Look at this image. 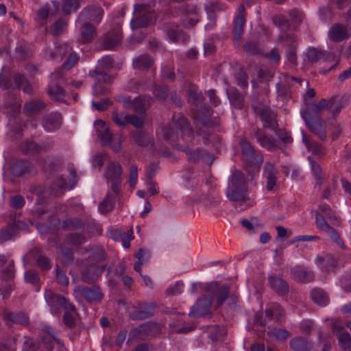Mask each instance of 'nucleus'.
<instances>
[{
  "mask_svg": "<svg viewBox=\"0 0 351 351\" xmlns=\"http://www.w3.org/2000/svg\"><path fill=\"white\" fill-rule=\"evenodd\" d=\"M94 226H95V223L87 219L70 217L62 221L60 228L65 231H75L83 230L86 227L90 228Z\"/></svg>",
  "mask_w": 351,
  "mask_h": 351,
  "instance_id": "13",
  "label": "nucleus"
},
{
  "mask_svg": "<svg viewBox=\"0 0 351 351\" xmlns=\"http://www.w3.org/2000/svg\"><path fill=\"white\" fill-rule=\"evenodd\" d=\"M242 158L247 164L260 165L263 161V156L261 152L254 148L252 144L245 138L240 140Z\"/></svg>",
  "mask_w": 351,
  "mask_h": 351,
  "instance_id": "7",
  "label": "nucleus"
},
{
  "mask_svg": "<svg viewBox=\"0 0 351 351\" xmlns=\"http://www.w3.org/2000/svg\"><path fill=\"white\" fill-rule=\"evenodd\" d=\"M114 60L110 56H106L100 59L95 69L89 72V75H96L98 80L104 79V82L110 84L113 81V77L108 73L114 67Z\"/></svg>",
  "mask_w": 351,
  "mask_h": 351,
  "instance_id": "6",
  "label": "nucleus"
},
{
  "mask_svg": "<svg viewBox=\"0 0 351 351\" xmlns=\"http://www.w3.org/2000/svg\"><path fill=\"white\" fill-rule=\"evenodd\" d=\"M119 195H115L113 192H108L104 199L99 204L98 209L102 214H107L111 212L115 205L116 197Z\"/></svg>",
  "mask_w": 351,
  "mask_h": 351,
  "instance_id": "42",
  "label": "nucleus"
},
{
  "mask_svg": "<svg viewBox=\"0 0 351 351\" xmlns=\"http://www.w3.org/2000/svg\"><path fill=\"white\" fill-rule=\"evenodd\" d=\"M122 40V35L120 29H114L106 35L101 40L102 49H112L121 45Z\"/></svg>",
  "mask_w": 351,
  "mask_h": 351,
  "instance_id": "23",
  "label": "nucleus"
},
{
  "mask_svg": "<svg viewBox=\"0 0 351 351\" xmlns=\"http://www.w3.org/2000/svg\"><path fill=\"white\" fill-rule=\"evenodd\" d=\"M96 35L95 28L93 25L85 22L80 30V41L82 43L91 42Z\"/></svg>",
  "mask_w": 351,
  "mask_h": 351,
  "instance_id": "44",
  "label": "nucleus"
},
{
  "mask_svg": "<svg viewBox=\"0 0 351 351\" xmlns=\"http://www.w3.org/2000/svg\"><path fill=\"white\" fill-rule=\"evenodd\" d=\"M104 177L107 182L110 183L112 192L115 195H120L119 185L122 182V167L121 165L114 161L108 163Z\"/></svg>",
  "mask_w": 351,
  "mask_h": 351,
  "instance_id": "5",
  "label": "nucleus"
},
{
  "mask_svg": "<svg viewBox=\"0 0 351 351\" xmlns=\"http://www.w3.org/2000/svg\"><path fill=\"white\" fill-rule=\"evenodd\" d=\"M75 298H82L88 302H100L104 297L100 287L98 285H93L88 287L84 285L77 286L74 289Z\"/></svg>",
  "mask_w": 351,
  "mask_h": 351,
  "instance_id": "10",
  "label": "nucleus"
},
{
  "mask_svg": "<svg viewBox=\"0 0 351 351\" xmlns=\"http://www.w3.org/2000/svg\"><path fill=\"white\" fill-rule=\"evenodd\" d=\"M206 291L213 294L216 298V304L220 306L226 301L230 295V287L228 285L220 287L217 282H212L206 287Z\"/></svg>",
  "mask_w": 351,
  "mask_h": 351,
  "instance_id": "19",
  "label": "nucleus"
},
{
  "mask_svg": "<svg viewBox=\"0 0 351 351\" xmlns=\"http://www.w3.org/2000/svg\"><path fill=\"white\" fill-rule=\"evenodd\" d=\"M14 276V261H11L5 268L1 269V278L3 280L10 282L13 280Z\"/></svg>",
  "mask_w": 351,
  "mask_h": 351,
  "instance_id": "58",
  "label": "nucleus"
},
{
  "mask_svg": "<svg viewBox=\"0 0 351 351\" xmlns=\"http://www.w3.org/2000/svg\"><path fill=\"white\" fill-rule=\"evenodd\" d=\"M187 156L189 161L196 163L202 160L204 163L211 165L215 158L213 154L201 149H197L195 152L189 148L183 149Z\"/></svg>",
  "mask_w": 351,
  "mask_h": 351,
  "instance_id": "17",
  "label": "nucleus"
},
{
  "mask_svg": "<svg viewBox=\"0 0 351 351\" xmlns=\"http://www.w3.org/2000/svg\"><path fill=\"white\" fill-rule=\"evenodd\" d=\"M234 77L237 84L241 88H245L248 86V75L242 68L235 72Z\"/></svg>",
  "mask_w": 351,
  "mask_h": 351,
  "instance_id": "64",
  "label": "nucleus"
},
{
  "mask_svg": "<svg viewBox=\"0 0 351 351\" xmlns=\"http://www.w3.org/2000/svg\"><path fill=\"white\" fill-rule=\"evenodd\" d=\"M69 186V182L67 183L64 178L60 176L50 186V194L53 196L61 195Z\"/></svg>",
  "mask_w": 351,
  "mask_h": 351,
  "instance_id": "48",
  "label": "nucleus"
},
{
  "mask_svg": "<svg viewBox=\"0 0 351 351\" xmlns=\"http://www.w3.org/2000/svg\"><path fill=\"white\" fill-rule=\"evenodd\" d=\"M21 149L25 154L33 155L40 152V146L32 141H27L21 146Z\"/></svg>",
  "mask_w": 351,
  "mask_h": 351,
  "instance_id": "61",
  "label": "nucleus"
},
{
  "mask_svg": "<svg viewBox=\"0 0 351 351\" xmlns=\"http://www.w3.org/2000/svg\"><path fill=\"white\" fill-rule=\"evenodd\" d=\"M94 127L102 146H109L114 152H119L121 150L123 141L121 136L113 135L106 123L100 119L95 121Z\"/></svg>",
  "mask_w": 351,
  "mask_h": 351,
  "instance_id": "3",
  "label": "nucleus"
},
{
  "mask_svg": "<svg viewBox=\"0 0 351 351\" xmlns=\"http://www.w3.org/2000/svg\"><path fill=\"white\" fill-rule=\"evenodd\" d=\"M62 124V117L58 112L51 113L46 117L43 122L44 129L47 132H53L60 128Z\"/></svg>",
  "mask_w": 351,
  "mask_h": 351,
  "instance_id": "37",
  "label": "nucleus"
},
{
  "mask_svg": "<svg viewBox=\"0 0 351 351\" xmlns=\"http://www.w3.org/2000/svg\"><path fill=\"white\" fill-rule=\"evenodd\" d=\"M159 331L158 326L153 322H147L132 328L129 334V340H133L140 337L141 340L152 337L157 335Z\"/></svg>",
  "mask_w": 351,
  "mask_h": 351,
  "instance_id": "9",
  "label": "nucleus"
},
{
  "mask_svg": "<svg viewBox=\"0 0 351 351\" xmlns=\"http://www.w3.org/2000/svg\"><path fill=\"white\" fill-rule=\"evenodd\" d=\"M322 111H303L302 117L308 129L322 141L326 139V123L321 117Z\"/></svg>",
  "mask_w": 351,
  "mask_h": 351,
  "instance_id": "4",
  "label": "nucleus"
},
{
  "mask_svg": "<svg viewBox=\"0 0 351 351\" xmlns=\"http://www.w3.org/2000/svg\"><path fill=\"white\" fill-rule=\"evenodd\" d=\"M146 111H141L138 114H127L125 116V120L127 121V124L130 123L137 128H141L143 126L145 118L146 116Z\"/></svg>",
  "mask_w": 351,
  "mask_h": 351,
  "instance_id": "54",
  "label": "nucleus"
},
{
  "mask_svg": "<svg viewBox=\"0 0 351 351\" xmlns=\"http://www.w3.org/2000/svg\"><path fill=\"white\" fill-rule=\"evenodd\" d=\"M212 297H203L199 298L191 307L189 315L193 317H202L212 314Z\"/></svg>",
  "mask_w": 351,
  "mask_h": 351,
  "instance_id": "14",
  "label": "nucleus"
},
{
  "mask_svg": "<svg viewBox=\"0 0 351 351\" xmlns=\"http://www.w3.org/2000/svg\"><path fill=\"white\" fill-rule=\"evenodd\" d=\"M291 275L298 282H309L315 279L313 271L302 265H297L291 268Z\"/></svg>",
  "mask_w": 351,
  "mask_h": 351,
  "instance_id": "24",
  "label": "nucleus"
},
{
  "mask_svg": "<svg viewBox=\"0 0 351 351\" xmlns=\"http://www.w3.org/2000/svg\"><path fill=\"white\" fill-rule=\"evenodd\" d=\"M45 298L49 306L53 307L60 305L61 299L64 298V296L55 293L51 290H47L45 293Z\"/></svg>",
  "mask_w": 351,
  "mask_h": 351,
  "instance_id": "63",
  "label": "nucleus"
},
{
  "mask_svg": "<svg viewBox=\"0 0 351 351\" xmlns=\"http://www.w3.org/2000/svg\"><path fill=\"white\" fill-rule=\"evenodd\" d=\"M153 98L149 95H144L136 97L133 99V108L134 110H147L153 103Z\"/></svg>",
  "mask_w": 351,
  "mask_h": 351,
  "instance_id": "50",
  "label": "nucleus"
},
{
  "mask_svg": "<svg viewBox=\"0 0 351 351\" xmlns=\"http://www.w3.org/2000/svg\"><path fill=\"white\" fill-rule=\"evenodd\" d=\"M165 31H166L167 37L171 41H177L181 37L182 30L180 29V27L177 25H175V24L167 25L166 27Z\"/></svg>",
  "mask_w": 351,
  "mask_h": 351,
  "instance_id": "60",
  "label": "nucleus"
},
{
  "mask_svg": "<svg viewBox=\"0 0 351 351\" xmlns=\"http://www.w3.org/2000/svg\"><path fill=\"white\" fill-rule=\"evenodd\" d=\"M71 51V47L66 44H63L55 47L53 49H47L45 51V57L51 60L60 61L64 56Z\"/></svg>",
  "mask_w": 351,
  "mask_h": 351,
  "instance_id": "29",
  "label": "nucleus"
},
{
  "mask_svg": "<svg viewBox=\"0 0 351 351\" xmlns=\"http://www.w3.org/2000/svg\"><path fill=\"white\" fill-rule=\"evenodd\" d=\"M271 288L278 295H284L289 292V285L282 278L277 275H272L268 278Z\"/></svg>",
  "mask_w": 351,
  "mask_h": 351,
  "instance_id": "26",
  "label": "nucleus"
},
{
  "mask_svg": "<svg viewBox=\"0 0 351 351\" xmlns=\"http://www.w3.org/2000/svg\"><path fill=\"white\" fill-rule=\"evenodd\" d=\"M315 223L317 228L322 231L326 232L330 237L331 241L339 245L341 248L346 247L343 241L341 239L338 232L329 225L323 215L316 212Z\"/></svg>",
  "mask_w": 351,
  "mask_h": 351,
  "instance_id": "11",
  "label": "nucleus"
},
{
  "mask_svg": "<svg viewBox=\"0 0 351 351\" xmlns=\"http://www.w3.org/2000/svg\"><path fill=\"white\" fill-rule=\"evenodd\" d=\"M156 304L154 302H137L128 313L131 320L141 321L152 317L154 315Z\"/></svg>",
  "mask_w": 351,
  "mask_h": 351,
  "instance_id": "8",
  "label": "nucleus"
},
{
  "mask_svg": "<svg viewBox=\"0 0 351 351\" xmlns=\"http://www.w3.org/2000/svg\"><path fill=\"white\" fill-rule=\"evenodd\" d=\"M64 79L61 73L56 72L54 73V80L52 81L47 88V92L51 99L58 102H64V98L66 96V91L62 88V84Z\"/></svg>",
  "mask_w": 351,
  "mask_h": 351,
  "instance_id": "12",
  "label": "nucleus"
},
{
  "mask_svg": "<svg viewBox=\"0 0 351 351\" xmlns=\"http://www.w3.org/2000/svg\"><path fill=\"white\" fill-rule=\"evenodd\" d=\"M90 77H93L95 79V83L93 86V93L95 95H104L107 94L109 88L108 86L109 84H107L104 82V79H99L98 80L96 75H90Z\"/></svg>",
  "mask_w": 351,
  "mask_h": 351,
  "instance_id": "59",
  "label": "nucleus"
},
{
  "mask_svg": "<svg viewBox=\"0 0 351 351\" xmlns=\"http://www.w3.org/2000/svg\"><path fill=\"white\" fill-rule=\"evenodd\" d=\"M175 120L174 125L177 129L180 130L183 135L191 136L193 134V128L190 125L187 119L184 117L182 113H178L177 117L176 114L173 116Z\"/></svg>",
  "mask_w": 351,
  "mask_h": 351,
  "instance_id": "39",
  "label": "nucleus"
},
{
  "mask_svg": "<svg viewBox=\"0 0 351 351\" xmlns=\"http://www.w3.org/2000/svg\"><path fill=\"white\" fill-rule=\"evenodd\" d=\"M278 171L271 162H266L263 167V177L266 179V189L269 191L275 190L277 184Z\"/></svg>",
  "mask_w": 351,
  "mask_h": 351,
  "instance_id": "18",
  "label": "nucleus"
},
{
  "mask_svg": "<svg viewBox=\"0 0 351 351\" xmlns=\"http://www.w3.org/2000/svg\"><path fill=\"white\" fill-rule=\"evenodd\" d=\"M151 253L149 250H146L145 248H140L134 254V256L138 258V261L134 264V270L141 274V266L143 265L147 264L148 260L150 258Z\"/></svg>",
  "mask_w": 351,
  "mask_h": 351,
  "instance_id": "49",
  "label": "nucleus"
},
{
  "mask_svg": "<svg viewBox=\"0 0 351 351\" xmlns=\"http://www.w3.org/2000/svg\"><path fill=\"white\" fill-rule=\"evenodd\" d=\"M28 256L35 259L37 266L43 271H49L51 266L47 256L44 255L38 248L35 247L31 250Z\"/></svg>",
  "mask_w": 351,
  "mask_h": 351,
  "instance_id": "28",
  "label": "nucleus"
},
{
  "mask_svg": "<svg viewBox=\"0 0 351 351\" xmlns=\"http://www.w3.org/2000/svg\"><path fill=\"white\" fill-rule=\"evenodd\" d=\"M26 224L21 221H16L0 230V242L4 243L7 241L14 239L17 236L20 229L25 228Z\"/></svg>",
  "mask_w": 351,
  "mask_h": 351,
  "instance_id": "20",
  "label": "nucleus"
},
{
  "mask_svg": "<svg viewBox=\"0 0 351 351\" xmlns=\"http://www.w3.org/2000/svg\"><path fill=\"white\" fill-rule=\"evenodd\" d=\"M319 211L321 213H319L321 215H323L324 219L326 220V219L329 221V223H330L332 226H338L339 223V221H338L337 217L335 216V213L330 208V207L326 204H321L319 206Z\"/></svg>",
  "mask_w": 351,
  "mask_h": 351,
  "instance_id": "53",
  "label": "nucleus"
},
{
  "mask_svg": "<svg viewBox=\"0 0 351 351\" xmlns=\"http://www.w3.org/2000/svg\"><path fill=\"white\" fill-rule=\"evenodd\" d=\"M311 300L317 305L324 306L328 304L329 296L328 293L321 288H315L311 291Z\"/></svg>",
  "mask_w": 351,
  "mask_h": 351,
  "instance_id": "43",
  "label": "nucleus"
},
{
  "mask_svg": "<svg viewBox=\"0 0 351 351\" xmlns=\"http://www.w3.org/2000/svg\"><path fill=\"white\" fill-rule=\"evenodd\" d=\"M4 319L13 323L27 326L29 324L28 317L22 312L14 313L8 312L4 313Z\"/></svg>",
  "mask_w": 351,
  "mask_h": 351,
  "instance_id": "51",
  "label": "nucleus"
},
{
  "mask_svg": "<svg viewBox=\"0 0 351 351\" xmlns=\"http://www.w3.org/2000/svg\"><path fill=\"white\" fill-rule=\"evenodd\" d=\"M59 249L61 254V261L64 266L69 267L71 265L74 261V253L73 250L67 246L60 244Z\"/></svg>",
  "mask_w": 351,
  "mask_h": 351,
  "instance_id": "52",
  "label": "nucleus"
},
{
  "mask_svg": "<svg viewBox=\"0 0 351 351\" xmlns=\"http://www.w3.org/2000/svg\"><path fill=\"white\" fill-rule=\"evenodd\" d=\"M106 269V265L92 264L81 274L82 280L88 285H93L100 278Z\"/></svg>",
  "mask_w": 351,
  "mask_h": 351,
  "instance_id": "15",
  "label": "nucleus"
},
{
  "mask_svg": "<svg viewBox=\"0 0 351 351\" xmlns=\"http://www.w3.org/2000/svg\"><path fill=\"white\" fill-rule=\"evenodd\" d=\"M337 96L332 97L329 100L326 99H322L318 104L307 101V99L304 98V102L307 106L308 110H327L334 107L335 103L336 102Z\"/></svg>",
  "mask_w": 351,
  "mask_h": 351,
  "instance_id": "45",
  "label": "nucleus"
},
{
  "mask_svg": "<svg viewBox=\"0 0 351 351\" xmlns=\"http://www.w3.org/2000/svg\"><path fill=\"white\" fill-rule=\"evenodd\" d=\"M332 332L336 335L339 346L344 351L351 350V337L348 332L346 331L343 326L333 324Z\"/></svg>",
  "mask_w": 351,
  "mask_h": 351,
  "instance_id": "22",
  "label": "nucleus"
},
{
  "mask_svg": "<svg viewBox=\"0 0 351 351\" xmlns=\"http://www.w3.org/2000/svg\"><path fill=\"white\" fill-rule=\"evenodd\" d=\"M258 116L264 128L275 130L278 128L277 115L274 111H259Z\"/></svg>",
  "mask_w": 351,
  "mask_h": 351,
  "instance_id": "27",
  "label": "nucleus"
},
{
  "mask_svg": "<svg viewBox=\"0 0 351 351\" xmlns=\"http://www.w3.org/2000/svg\"><path fill=\"white\" fill-rule=\"evenodd\" d=\"M154 64V59L149 54H141L135 58L132 62L133 68L136 70H148Z\"/></svg>",
  "mask_w": 351,
  "mask_h": 351,
  "instance_id": "34",
  "label": "nucleus"
},
{
  "mask_svg": "<svg viewBox=\"0 0 351 351\" xmlns=\"http://www.w3.org/2000/svg\"><path fill=\"white\" fill-rule=\"evenodd\" d=\"M134 142L141 147H147L152 142L149 134L145 131H136L132 134Z\"/></svg>",
  "mask_w": 351,
  "mask_h": 351,
  "instance_id": "55",
  "label": "nucleus"
},
{
  "mask_svg": "<svg viewBox=\"0 0 351 351\" xmlns=\"http://www.w3.org/2000/svg\"><path fill=\"white\" fill-rule=\"evenodd\" d=\"M328 36L330 40L334 43H340L350 38L351 33L346 25L337 23L330 27Z\"/></svg>",
  "mask_w": 351,
  "mask_h": 351,
  "instance_id": "16",
  "label": "nucleus"
},
{
  "mask_svg": "<svg viewBox=\"0 0 351 351\" xmlns=\"http://www.w3.org/2000/svg\"><path fill=\"white\" fill-rule=\"evenodd\" d=\"M156 19V14H148L147 15H139L134 17L130 22L131 28L134 30L149 26Z\"/></svg>",
  "mask_w": 351,
  "mask_h": 351,
  "instance_id": "30",
  "label": "nucleus"
},
{
  "mask_svg": "<svg viewBox=\"0 0 351 351\" xmlns=\"http://www.w3.org/2000/svg\"><path fill=\"white\" fill-rule=\"evenodd\" d=\"M55 335L56 333L53 329L50 326H43L40 329L39 336L45 346V349L48 350H52L53 341Z\"/></svg>",
  "mask_w": 351,
  "mask_h": 351,
  "instance_id": "41",
  "label": "nucleus"
},
{
  "mask_svg": "<svg viewBox=\"0 0 351 351\" xmlns=\"http://www.w3.org/2000/svg\"><path fill=\"white\" fill-rule=\"evenodd\" d=\"M302 142L305 144L309 152L319 158H322L325 156L326 149L321 144L308 141L304 131H302Z\"/></svg>",
  "mask_w": 351,
  "mask_h": 351,
  "instance_id": "38",
  "label": "nucleus"
},
{
  "mask_svg": "<svg viewBox=\"0 0 351 351\" xmlns=\"http://www.w3.org/2000/svg\"><path fill=\"white\" fill-rule=\"evenodd\" d=\"M86 241L84 232H71L67 234L64 238V242L69 245L79 246L84 244Z\"/></svg>",
  "mask_w": 351,
  "mask_h": 351,
  "instance_id": "46",
  "label": "nucleus"
},
{
  "mask_svg": "<svg viewBox=\"0 0 351 351\" xmlns=\"http://www.w3.org/2000/svg\"><path fill=\"white\" fill-rule=\"evenodd\" d=\"M228 98L231 106L234 108L242 109L245 108L244 96L235 87H230L226 90Z\"/></svg>",
  "mask_w": 351,
  "mask_h": 351,
  "instance_id": "32",
  "label": "nucleus"
},
{
  "mask_svg": "<svg viewBox=\"0 0 351 351\" xmlns=\"http://www.w3.org/2000/svg\"><path fill=\"white\" fill-rule=\"evenodd\" d=\"M14 82L17 87L19 88H22L25 93H32V86L24 75L19 73L16 74L14 75Z\"/></svg>",
  "mask_w": 351,
  "mask_h": 351,
  "instance_id": "62",
  "label": "nucleus"
},
{
  "mask_svg": "<svg viewBox=\"0 0 351 351\" xmlns=\"http://www.w3.org/2000/svg\"><path fill=\"white\" fill-rule=\"evenodd\" d=\"M254 136L259 145L269 152H274L278 148V141L271 136H268L265 132L256 129Z\"/></svg>",
  "mask_w": 351,
  "mask_h": 351,
  "instance_id": "25",
  "label": "nucleus"
},
{
  "mask_svg": "<svg viewBox=\"0 0 351 351\" xmlns=\"http://www.w3.org/2000/svg\"><path fill=\"white\" fill-rule=\"evenodd\" d=\"M186 97L187 101L195 106H199L204 101V97L202 92L199 90L198 87L194 84L189 85Z\"/></svg>",
  "mask_w": 351,
  "mask_h": 351,
  "instance_id": "36",
  "label": "nucleus"
},
{
  "mask_svg": "<svg viewBox=\"0 0 351 351\" xmlns=\"http://www.w3.org/2000/svg\"><path fill=\"white\" fill-rule=\"evenodd\" d=\"M32 165L26 160L14 161L10 165V171L15 176H21L25 173L31 172Z\"/></svg>",
  "mask_w": 351,
  "mask_h": 351,
  "instance_id": "35",
  "label": "nucleus"
},
{
  "mask_svg": "<svg viewBox=\"0 0 351 351\" xmlns=\"http://www.w3.org/2000/svg\"><path fill=\"white\" fill-rule=\"evenodd\" d=\"M245 23V19L243 16H237L234 21V38L235 40L238 42L240 41L243 32V26Z\"/></svg>",
  "mask_w": 351,
  "mask_h": 351,
  "instance_id": "57",
  "label": "nucleus"
},
{
  "mask_svg": "<svg viewBox=\"0 0 351 351\" xmlns=\"http://www.w3.org/2000/svg\"><path fill=\"white\" fill-rule=\"evenodd\" d=\"M104 11L99 7H89L83 10L79 16V20L83 23L98 24L103 16Z\"/></svg>",
  "mask_w": 351,
  "mask_h": 351,
  "instance_id": "21",
  "label": "nucleus"
},
{
  "mask_svg": "<svg viewBox=\"0 0 351 351\" xmlns=\"http://www.w3.org/2000/svg\"><path fill=\"white\" fill-rule=\"evenodd\" d=\"M94 127L102 146H109L114 152H119L121 150L123 141L121 136L113 135L106 123L100 119L95 121Z\"/></svg>",
  "mask_w": 351,
  "mask_h": 351,
  "instance_id": "2",
  "label": "nucleus"
},
{
  "mask_svg": "<svg viewBox=\"0 0 351 351\" xmlns=\"http://www.w3.org/2000/svg\"><path fill=\"white\" fill-rule=\"evenodd\" d=\"M278 42L285 44L287 49L298 48L297 38L294 34L282 33L278 37Z\"/></svg>",
  "mask_w": 351,
  "mask_h": 351,
  "instance_id": "56",
  "label": "nucleus"
},
{
  "mask_svg": "<svg viewBox=\"0 0 351 351\" xmlns=\"http://www.w3.org/2000/svg\"><path fill=\"white\" fill-rule=\"evenodd\" d=\"M182 12L186 19H183L184 23H189L191 27H193L199 21L197 9L193 6H182Z\"/></svg>",
  "mask_w": 351,
  "mask_h": 351,
  "instance_id": "47",
  "label": "nucleus"
},
{
  "mask_svg": "<svg viewBox=\"0 0 351 351\" xmlns=\"http://www.w3.org/2000/svg\"><path fill=\"white\" fill-rule=\"evenodd\" d=\"M247 182L244 174L239 170L234 171L229 178L226 197L232 202H245L247 196Z\"/></svg>",
  "mask_w": 351,
  "mask_h": 351,
  "instance_id": "1",
  "label": "nucleus"
},
{
  "mask_svg": "<svg viewBox=\"0 0 351 351\" xmlns=\"http://www.w3.org/2000/svg\"><path fill=\"white\" fill-rule=\"evenodd\" d=\"M220 10L219 4L215 1H208L205 4V10L207 13L208 22L205 25L206 30L213 29L216 25V10Z\"/></svg>",
  "mask_w": 351,
  "mask_h": 351,
  "instance_id": "33",
  "label": "nucleus"
},
{
  "mask_svg": "<svg viewBox=\"0 0 351 351\" xmlns=\"http://www.w3.org/2000/svg\"><path fill=\"white\" fill-rule=\"evenodd\" d=\"M210 111H193L191 116L195 123L205 127H214L217 123L215 119L210 118Z\"/></svg>",
  "mask_w": 351,
  "mask_h": 351,
  "instance_id": "31",
  "label": "nucleus"
},
{
  "mask_svg": "<svg viewBox=\"0 0 351 351\" xmlns=\"http://www.w3.org/2000/svg\"><path fill=\"white\" fill-rule=\"evenodd\" d=\"M290 348L294 351H311L313 343L302 337H296L290 340Z\"/></svg>",
  "mask_w": 351,
  "mask_h": 351,
  "instance_id": "40",
  "label": "nucleus"
}]
</instances>
